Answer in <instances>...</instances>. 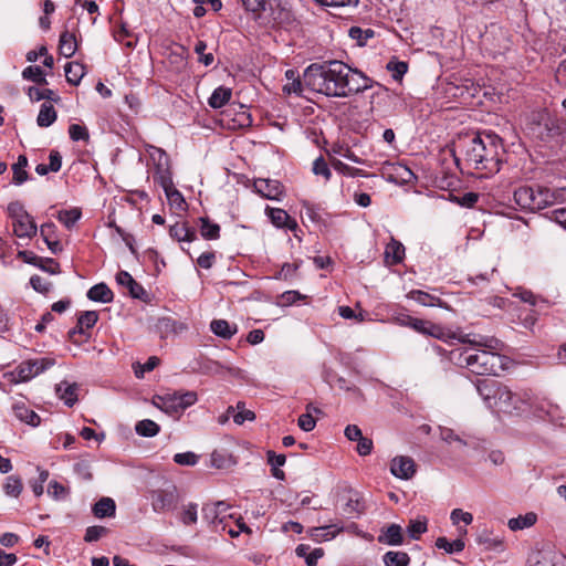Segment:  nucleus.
<instances>
[{
	"label": "nucleus",
	"instance_id": "nucleus-1",
	"mask_svg": "<svg viewBox=\"0 0 566 566\" xmlns=\"http://www.w3.org/2000/svg\"><path fill=\"white\" fill-rule=\"evenodd\" d=\"M305 86L329 97H348L373 87L374 81L338 60L313 63L304 71Z\"/></svg>",
	"mask_w": 566,
	"mask_h": 566
},
{
	"label": "nucleus",
	"instance_id": "nucleus-2",
	"mask_svg": "<svg viewBox=\"0 0 566 566\" xmlns=\"http://www.w3.org/2000/svg\"><path fill=\"white\" fill-rule=\"evenodd\" d=\"M462 158L455 157L471 174L488 178L500 171L502 140L494 133L473 134L461 138L457 145Z\"/></svg>",
	"mask_w": 566,
	"mask_h": 566
},
{
	"label": "nucleus",
	"instance_id": "nucleus-3",
	"mask_svg": "<svg viewBox=\"0 0 566 566\" xmlns=\"http://www.w3.org/2000/svg\"><path fill=\"white\" fill-rule=\"evenodd\" d=\"M459 342L478 347L476 349H464L459 354L458 364L461 367H465L476 375H496L505 368L506 358L497 353L502 349L503 344L497 338L471 337L470 334H465L463 337H459Z\"/></svg>",
	"mask_w": 566,
	"mask_h": 566
},
{
	"label": "nucleus",
	"instance_id": "nucleus-4",
	"mask_svg": "<svg viewBox=\"0 0 566 566\" xmlns=\"http://www.w3.org/2000/svg\"><path fill=\"white\" fill-rule=\"evenodd\" d=\"M475 387L485 406L493 412L523 416L531 409L532 392L527 389L513 391L495 379H479Z\"/></svg>",
	"mask_w": 566,
	"mask_h": 566
},
{
	"label": "nucleus",
	"instance_id": "nucleus-5",
	"mask_svg": "<svg viewBox=\"0 0 566 566\" xmlns=\"http://www.w3.org/2000/svg\"><path fill=\"white\" fill-rule=\"evenodd\" d=\"M514 201L523 210H541L547 206L566 201V188L552 191L545 187L523 186L514 191Z\"/></svg>",
	"mask_w": 566,
	"mask_h": 566
},
{
	"label": "nucleus",
	"instance_id": "nucleus-6",
	"mask_svg": "<svg viewBox=\"0 0 566 566\" xmlns=\"http://www.w3.org/2000/svg\"><path fill=\"white\" fill-rule=\"evenodd\" d=\"M197 401L196 391H174L155 396L153 403L164 412L174 416L185 411Z\"/></svg>",
	"mask_w": 566,
	"mask_h": 566
},
{
	"label": "nucleus",
	"instance_id": "nucleus-7",
	"mask_svg": "<svg viewBox=\"0 0 566 566\" xmlns=\"http://www.w3.org/2000/svg\"><path fill=\"white\" fill-rule=\"evenodd\" d=\"M56 364L53 357H41L35 359H28L21 361L14 370L7 374L6 376L9 378L11 382H27L32 378L39 376L45 370L50 369Z\"/></svg>",
	"mask_w": 566,
	"mask_h": 566
},
{
	"label": "nucleus",
	"instance_id": "nucleus-8",
	"mask_svg": "<svg viewBox=\"0 0 566 566\" xmlns=\"http://www.w3.org/2000/svg\"><path fill=\"white\" fill-rule=\"evenodd\" d=\"M153 510L163 513L176 509L179 494L175 485L154 490L150 495Z\"/></svg>",
	"mask_w": 566,
	"mask_h": 566
},
{
	"label": "nucleus",
	"instance_id": "nucleus-9",
	"mask_svg": "<svg viewBox=\"0 0 566 566\" xmlns=\"http://www.w3.org/2000/svg\"><path fill=\"white\" fill-rule=\"evenodd\" d=\"M147 153L154 165V180L155 182L161 181V178L171 177L170 160L167 153L156 146H147Z\"/></svg>",
	"mask_w": 566,
	"mask_h": 566
},
{
	"label": "nucleus",
	"instance_id": "nucleus-10",
	"mask_svg": "<svg viewBox=\"0 0 566 566\" xmlns=\"http://www.w3.org/2000/svg\"><path fill=\"white\" fill-rule=\"evenodd\" d=\"M255 191L265 199L280 201L284 195V187L279 180L255 179L253 182Z\"/></svg>",
	"mask_w": 566,
	"mask_h": 566
},
{
	"label": "nucleus",
	"instance_id": "nucleus-11",
	"mask_svg": "<svg viewBox=\"0 0 566 566\" xmlns=\"http://www.w3.org/2000/svg\"><path fill=\"white\" fill-rule=\"evenodd\" d=\"M526 413H531L538 419L555 421L558 417V407L548 401L538 400L532 395L531 409Z\"/></svg>",
	"mask_w": 566,
	"mask_h": 566
},
{
	"label": "nucleus",
	"instance_id": "nucleus-12",
	"mask_svg": "<svg viewBox=\"0 0 566 566\" xmlns=\"http://www.w3.org/2000/svg\"><path fill=\"white\" fill-rule=\"evenodd\" d=\"M390 472L398 479L409 480L416 473L415 461L406 455L396 457L391 460Z\"/></svg>",
	"mask_w": 566,
	"mask_h": 566
},
{
	"label": "nucleus",
	"instance_id": "nucleus-13",
	"mask_svg": "<svg viewBox=\"0 0 566 566\" xmlns=\"http://www.w3.org/2000/svg\"><path fill=\"white\" fill-rule=\"evenodd\" d=\"M530 566H566V557L554 551L537 552L531 557Z\"/></svg>",
	"mask_w": 566,
	"mask_h": 566
},
{
	"label": "nucleus",
	"instance_id": "nucleus-14",
	"mask_svg": "<svg viewBox=\"0 0 566 566\" xmlns=\"http://www.w3.org/2000/svg\"><path fill=\"white\" fill-rule=\"evenodd\" d=\"M116 282L118 285L127 287L132 297L138 300L146 298L147 292L145 289L127 271H119L116 274Z\"/></svg>",
	"mask_w": 566,
	"mask_h": 566
},
{
	"label": "nucleus",
	"instance_id": "nucleus-15",
	"mask_svg": "<svg viewBox=\"0 0 566 566\" xmlns=\"http://www.w3.org/2000/svg\"><path fill=\"white\" fill-rule=\"evenodd\" d=\"M343 531L344 527L342 525L331 524L319 527H311L307 531V534L314 542L322 543L334 539Z\"/></svg>",
	"mask_w": 566,
	"mask_h": 566
},
{
	"label": "nucleus",
	"instance_id": "nucleus-16",
	"mask_svg": "<svg viewBox=\"0 0 566 566\" xmlns=\"http://www.w3.org/2000/svg\"><path fill=\"white\" fill-rule=\"evenodd\" d=\"M228 507L229 505L222 501L212 505H206L202 509L203 518L212 523L217 528L221 525V530L226 531L224 516H221V514H223Z\"/></svg>",
	"mask_w": 566,
	"mask_h": 566
},
{
	"label": "nucleus",
	"instance_id": "nucleus-17",
	"mask_svg": "<svg viewBox=\"0 0 566 566\" xmlns=\"http://www.w3.org/2000/svg\"><path fill=\"white\" fill-rule=\"evenodd\" d=\"M266 214L271 222L277 228H286L291 231H296L298 228L297 222L281 208H266Z\"/></svg>",
	"mask_w": 566,
	"mask_h": 566
},
{
	"label": "nucleus",
	"instance_id": "nucleus-18",
	"mask_svg": "<svg viewBox=\"0 0 566 566\" xmlns=\"http://www.w3.org/2000/svg\"><path fill=\"white\" fill-rule=\"evenodd\" d=\"M13 233L18 238L22 239H31L36 234L38 228L32 219V217L28 213L25 218H19L12 221Z\"/></svg>",
	"mask_w": 566,
	"mask_h": 566
},
{
	"label": "nucleus",
	"instance_id": "nucleus-19",
	"mask_svg": "<svg viewBox=\"0 0 566 566\" xmlns=\"http://www.w3.org/2000/svg\"><path fill=\"white\" fill-rule=\"evenodd\" d=\"M157 184L164 189L171 206H175L177 209H184L186 201L180 191L174 187L172 177L161 178V181Z\"/></svg>",
	"mask_w": 566,
	"mask_h": 566
},
{
	"label": "nucleus",
	"instance_id": "nucleus-20",
	"mask_svg": "<svg viewBox=\"0 0 566 566\" xmlns=\"http://www.w3.org/2000/svg\"><path fill=\"white\" fill-rule=\"evenodd\" d=\"M405 258V247L402 243L391 238L385 248V261L387 264L395 265L400 263Z\"/></svg>",
	"mask_w": 566,
	"mask_h": 566
},
{
	"label": "nucleus",
	"instance_id": "nucleus-21",
	"mask_svg": "<svg viewBox=\"0 0 566 566\" xmlns=\"http://www.w3.org/2000/svg\"><path fill=\"white\" fill-rule=\"evenodd\" d=\"M426 335L432 336L446 343H450L451 339L459 340V337H463L465 334L452 332L449 328H446L439 324H434L429 321Z\"/></svg>",
	"mask_w": 566,
	"mask_h": 566
},
{
	"label": "nucleus",
	"instance_id": "nucleus-22",
	"mask_svg": "<svg viewBox=\"0 0 566 566\" xmlns=\"http://www.w3.org/2000/svg\"><path fill=\"white\" fill-rule=\"evenodd\" d=\"M426 335L432 336L446 343H450L451 339L459 340V337H463L465 334L452 332L449 328H446L439 324H434L429 321Z\"/></svg>",
	"mask_w": 566,
	"mask_h": 566
},
{
	"label": "nucleus",
	"instance_id": "nucleus-23",
	"mask_svg": "<svg viewBox=\"0 0 566 566\" xmlns=\"http://www.w3.org/2000/svg\"><path fill=\"white\" fill-rule=\"evenodd\" d=\"M77 384H70L67 381H62L56 386V392L61 400L69 407H72L77 401Z\"/></svg>",
	"mask_w": 566,
	"mask_h": 566
},
{
	"label": "nucleus",
	"instance_id": "nucleus-24",
	"mask_svg": "<svg viewBox=\"0 0 566 566\" xmlns=\"http://www.w3.org/2000/svg\"><path fill=\"white\" fill-rule=\"evenodd\" d=\"M380 543L387 545H400L403 542L402 528L398 524H390L378 536Z\"/></svg>",
	"mask_w": 566,
	"mask_h": 566
},
{
	"label": "nucleus",
	"instance_id": "nucleus-25",
	"mask_svg": "<svg viewBox=\"0 0 566 566\" xmlns=\"http://www.w3.org/2000/svg\"><path fill=\"white\" fill-rule=\"evenodd\" d=\"M232 97V90L226 86L217 87L211 96L208 98V104L211 108L218 109L223 107L230 102Z\"/></svg>",
	"mask_w": 566,
	"mask_h": 566
},
{
	"label": "nucleus",
	"instance_id": "nucleus-26",
	"mask_svg": "<svg viewBox=\"0 0 566 566\" xmlns=\"http://www.w3.org/2000/svg\"><path fill=\"white\" fill-rule=\"evenodd\" d=\"M86 295L91 301L101 303H111L114 298L112 290L105 283L95 284Z\"/></svg>",
	"mask_w": 566,
	"mask_h": 566
},
{
	"label": "nucleus",
	"instance_id": "nucleus-27",
	"mask_svg": "<svg viewBox=\"0 0 566 566\" xmlns=\"http://www.w3.org/2000/svg\"><path fill=\"white\" fill-rule=\"evenodd\" d=\"M169 234L179 242H192L197 239L196 231L188 227L187 223H175L170 227Z\"/></svg>",
	"mask_w": 566,
	"mask_h": 566
},
{
	"label": "nucleus",
	"instance_id": "nucleus-28",
	"mask_svg": "<svg viewBox=\"0 0 566 566\" xmlns=\"http://www.w3.org/2000/svg\"><path fill=\"white\" fill-rule=\"evenodd\" d=\"M57 118V113L52 103L44 102L41 104L40 112L36 117L39 127L45 128L51 126Z\"/></svg>",
	"mask_w": 566,
	"mask_h": 566
},
{
	"label": "nucleus",
	"instance_id": "nucleus-29",
	"mask_svg": "<svg viewBox=\"0 0 566 566\" xmlns=\"http://www.w3.org/2000/svg\"><path fill=\"white\" fill-rule=\"evenodd\" d=\"M12 409H13L14 416L19 420H21L30 426H33V427H36L40 424V421H41L40 416L38 413H35L33 410L29 409L24 403H22V402L14 403Z\"/></svg>",
	"mask_w": 566,
	"mask_h": 566
},
{
	"label": "nucleus",
	"instance_id": "nucleus-30",
	"mask_svg": "<svg viewBox=\"0 0 566 566\" xmlns=\"http://www.w3.org/2000/svg\"><path fill=\"white\" fill-rule=\"evenodd\" d=\"M27 94L31 102H40L42 99H46L49 103H59L61 101V97L50 88L30 86L27 90Z\"/></svg>",
	"mask_w": 566,
	"mask_h": 566
},
{
	"label": "nucleus",
	"instance_id": "nucleus-31",
	"mask_svg": "<svg viewBox=\"0 0 566 566\" xmlns=\"http://www.w3.org/2000/svg\"><path fill=\"white\" fill-rule=\"evenodd\" d=\"M295 554L298 557L304 558L307 566H316L317 560L324 556V551L323 548H314L312 552H310L308 545L300 544L295 548Z\"/></svg>",
	"mask_w": 566,
	"mask_h": 566
},
{
	"label": "nucleus",
	"instance_id": "nucleus-32",
	"mask_svg": "<svg viewBox=\"0 0 566 566\" xmlns=\"http://www.w3.org/2000/svg\"><path fill=\"white\" fill-rule=\"evenodd\" d=\"M116 504L111 497H102L93 506V513L96 517H111L115 515Z\"/></svg>",
	"mask_w": 566,
	"mask_h": 566
},
{
	"label": "nucleus",
	"instance_id": "nucleus-33",
	"mask_svg": "<svg viewBox=\"0 0 566 566\" xmlns=\"http://www.w3.org/2000/svg\"><path fill=\"white\" fill-rule=\"evenodd\" d=\"M536 521L537 515L533 512H528L524 515L510 518L507 522V526L511 531L516 532L532 527L536 523Z\"/></svg>",
	"mask_w": 566,
	"mask_h": 566
},
{
	"label": "nucleus",
	"instance_id": "nucleus-34",
	"mask_svg": "<svg viewBox=\"0 0 566 566\" xmlns=\"http://www.w3.org/2000/svg\"><path fill=\"white\" fill-rule=\"evenodd\" d=\"M212 333L221 338L230 339L237 333V326L226 319H213L210 323Z\"/></svg>",
	"mask_w": 566,
	"mask_h": 566
},
{
	"label": "nucleus",
	"instance_id": "nucleus-35",
	"mask_svg": "<svg viewBox=\"0 0 566 566\" xmlns=\"http://www.w3.org/2000/svg\"><path fill=\"white\" fill-rule=\"evenodd\" d=\"M81 217L82 211L76 207L72 209L60 210L56 214V219L69 230L75 226Z\"/></svg>",
	"mask_w": 566,
	"mask_h": 566
},
{
	"label": "nucleus",
	"instance_id": "nucleus-36",
	"mask_svg": "<svg viewBox=\"0 0 566 566\" xmlns=\"http://www.w3.org/2000/svg\"><path fill=\"white\" fill-rule=\"evenodd\" d=\"M210 464L216 469H228L234 464V460L228 451L214 450L210 455Z\"/></svg>",
	"mask_w": 566,
	"mask_h": 566
},
{
	"label": "nucleus",
	"instance_id": "nucleus-37",
	"mask_svg": "<svg viewBox=\"0 0 566 566\" xmlns=\"http://www.w3.org/2000/svg\"><path fill=\"white\" fill-rule=\"evenodd\" d=\"M407 297L416 301L423 306H441V300L434 295L420 290H412L407 294Z\"/></svg>",
	"mask_w": 566,
	"mask_h": 566
},
{
	"label": "nucleus",
	"instance_id": "nucleus-38",
	"mask_svg": "<svg viewBox=\"0 0 566 566\" xmlns=\"http://www.w3.org/2000/svg\"><path fill=\"white\" fill-rule=\"evenodd\" d=\"M98 319V315L95 311H86L82 313L77 318V326L70 332V335H74L75 333L83 334L84 328H92Z\"/></svg>",
	"mask_w": 566,
	"mask_h": 566
},
{
	"label": "nucleus",
	"instance_id": "nucleus-39",
	"mask_svg": "<svg viewBox=\"0 0 566 566\" xmlns=\"http://www.w3.org/2000/svg\"><path fill=\"white\" fill-rule=\"evenodd\" d=\"M199 222L200 233L203 239L217 240L220 237V226L218 223L211 222L207 217L199 218Z\"/></svg>",
	"mask_w": 566,
	"mask_h": 566
},
{
	"label": "nucleus",
	"instance_id": "nucleus-40",
	"mask_svg": "<svg viewBox=\"0 0 566 566\" xmlns=\"http://www.w3.org/2000/svg\"><path fill=\"white\" fill-rule=\"evenodd\" d=\"M65 77L70 84L78 85L84 76V66L81 63L67 62L64 66Z\"/></svg>",
	"mask_w": 566,
	"mask_h": 566
},
{
	"label": "nucleus",
	"instance_id": "nucleus-41",
	"mask_svg": "<svg viewBox=\"0 0 566 566\" xmlns=\"http://www.w3.org/2000/svg\"><path fill=\"white\" fill-rule=\"evenodd\" d=\"M195 8L192 10L196 18H201L206 14L207 10L210 9L214 12L222 8L221 0H192Z\"/></svg>",
	"mask_w": 566,
	"mask_h": 566
},
{
	"label": "nucleus",
	"instance_id": "nucleus-42",
	"mask_svg": "<svg viewBox=\"0 0 566 566\" xmlns=\"http://www.w3.org/2000/svg\"><path fill=\"white\" fill-rule=\"evenodd\" d=\"M28 166V159L25 156L21 155L18 157L15 164L12 165L13 178L12 181L15 185H21L28 179V172L25 167Z\"/></svg>",
	"mask_w": 566,
	"mask_h": 566
},
{
	"label": "nucleus",
	"instance_id": "nucleus-43",
	"mask_svg": "<svg viewBox=\"0 0 566 566\" xmlns=\"http://www.w3.org/2000/svg\"><path fill=\"white\" fill-rule=\"evenodd\" d=\"M333 168L344 176L348 177H368V174L363 169L352 167L339 159H332Z\"/></svg>",
	"mask_w": 566,
	"mask_h": 566
},
{
	"label": "nucleus",
	"instance_id": "nucleus-44",
	"mask_svg": "<svg viewBox=\"0 0 566 566\" xmlns=\"http://www.w3.org/2000/svg\"><path fill=\"white\" fill-rule=\"evenodd\" d=\"M135 431L142 437H155L160 431V427L150 419H144L136 423Z\"/></svg>",
	"mask_w": 566,
	"mask_h": 566
},
{
	"label": "nucleus",
	"instance_id": "nucleus-45",
	"mask_svg": "<svg viewBox=\"0 0 566 566\" xmlns=\"http://www.w3.org/2000/svg\"><path fill=\"white\" fill-rule=\"evenodd\" d=\"M436 546L439 549H443L448 554H453L462 552L464 549L465 544L461 538H457L450 542L446 537H438L436 541Z\"/></svg>",
	"mask_w": 566,
	"mask_h": 566
},
{
	"label": "nucleus",
	"instance_id": "nucleus-46",
	"mask_svg": "<svg viewBox=\"0 0 566 566\" xmlns=\"http://www.w3.org/2000/svg\"><path fill=\"white\" fill-rule=\"evenodd\" d=\"M22 77L39 85H46L45 73L40 66H28L22 71Z\"/></svg>",
	"mask_w": 566,
	"mask_h": 566
},
{
	"label": "nucleus",
	"instance_id": "nucleus-47",
	"mask_svg": "<svg viewBox=\"0 0 566 566\" xmlns=\"http://www.w3.org/2000/svg\"><path fill=\"white\" fill-rule=\"evenodd\" d=\"M409 556L405 552H387L384 555V563L386 566H408Z\"/></svg>",
	"mask_w": 566,
	"mask_h": 566
},
{
	"label": "nucleus",
	"instance_id": "nucleus-48",
	"mask_svg": "<svg viewBox=\"0 0 566 566\" xmlns=\"http://www.w3.org/2000/svg\"><path fill=\"white\" fill-rule=\"evenodd\" d=\"M23 485L20 478L9 475L3 484V491L7 495L18 497L22 492Z\"/></svg>",
	"mask_w": 566,
	"mask_h": 566
},
{
	"label": "nucleus",
	"instance_id": "nucleus-49",
	"mask_svg": "<svg viewBox=\"0 0 566 566\" xmlns=\"http://www.w3.org/2000/svg\"><path fill=\"white\" fill-rule=\"evenodd\" d=\"M180 521L185 525L196 524L198 521V505L195 503L184 505L180 512Z\"/></svg>",
	"mask_w": 566,
	"mask_h": 566
},
{
	"label": "nucleus",
	"instance_id": "nucleus-50",
	"mask_svg": "<svg viewBox=\"0 0 566 566\" xmlns=\"http://www.w3.org/2000/svg\"><path fill=\"white\" fill-rule=\"evenodd\" d=\"M513 296L518 297L522 302L528 303L530 305L536 306L539 303L546 304L547 302L536 296L532 291L523 289V287H516Z\"/></svg>",
	"mask_w": 566,
	"mask_h": 566
},
{
	"label": "nucleus",
	"instance_id": "nucleus-51",
	"mask_svg": "<svg viewBox=\"0 0 566 566\" xmlns=\"http://www.w3.org/2000/svg\"><path fill=\"white\" fill-rule=\"evenodd\" d=\"M386 69L391 73L395 81H401L408 71V64L403 61L392 59L388 62Z\"/></svg>",
	"mask_w": 566,
	"mask_h": 566
},
{
	"label": "nucleus",
	"instance_id": "nucleus-52",
	"mask_svg": "<svg viewBox=\"0 0 566 566\" xmlns=\"http://www.w3.org/2000/svg\"><path fill=\"white\" fill-rule=\"evenodd\" d=\"M427 531V520L426 518H416L411 520L407 526L408 535L412 539H418L421 534Z\"/></svg>",
	"mask_w": 566,
	"mask_h": 566
},
{
	"label": "nucleus",
	"instance_id": "nucleus-53",
	"mask_svg": "<svg viewBox=\"0 0 566 566\" xmlns=\"http://www.w3.org/2000/svg\"><path fill=\"white\" fill-rule=\"evenodd\" d=\"M77 38H60V53L65 57L72 56L77 49Z\"/></svg>",
	"mask_w": 566,
	"mask_h": 566
},
{
	"label": "nucleus",
	"instance_id": "nucleus-54",
	"mask_svg": "<svg viewBox=\"0 0 566 566\" xmlns=\"http://www.w3.org/2000/svg\"><path fill=\"white\" fill-rule=\"evenodd\" d=\"M331 150L333 154L339 155L353 163L365 164V161L363 159H360L359 157H357L355 155V153L352 151L348 146L335 144L332 146Z\"/></svg>",
	"mask_w": 566,
	"mask_h": 566
},
{
	"label": "nucleus",
	"instance_id": "nucleus-55",
	"mask_svg": "<svg viewBox=\"0 0 566 566\" xmlns=\"http://www.w3.org/2000/svg\"><path fill=\"white\" fill-rule=\"evenodd\" d=\"M69 135L73 142L84 140L88 142L90 134L85 126L78 124H72L69 127Z\"/></svg>",
	"mask_w": 566,
	"mask_h": 566
},
{
	"label": "nucleus",
	"instance_id": "nucleus-56",
	"mask_svg": "<svg viewBox=\"0 0 566 566\" xmlns=\"http://www.w3.org/2000/svg\"><path fill=\"white\" fill-rule=\"evenodd\" d=\"M198 460L199 457L191 451L176 453L174 455V461L179 465L193 467L198 463Z\"/></svg>",
	"mask_w": 566,
	"mask_h": 566
},
{
	"label": "nucleus",
	"instance_id": "nucleus-57",
	"mask_svg": "<svg viewBox=\"0 0 566 566\" xmlns=\"http://www.w3.org/2000/svg\"><path fill=\"white\" fill-rule=\"evenodd\" d=\"M108 533V530L104 526L94 525L86 528L84 541L92 543L98 541L101 537L105 536Z\"/></svg>",
	"mask_w": 566,
	"mask_h": 566
},
{
	"label": "nucleus",
	"instance_id": "nucleus-58",
	"mask_svg": "<svg viewBox=\"0 0 566 566\" xmlns=\"http://www.w3.org/2000/svg\"><path fill=\"white\" fill-rule=\"evenodd\" d=\"M7 212L9 218L13 221L19 218H25L28 211L20 201H13L8 205Z\"/></svg>",
	"mask_w": 566,
	"mask_h": 566
},
{
	"label": "nucleus",
	"instance_id": "nucleus-59",
	"mask_svg": "<svg viewBox=\"0 0 566 566\" xmlns=\"http://www.w3.org/2000/svg\"><path fill=\"white\" fill-rule=\"evenodd\" d=\"M450 520L454 525H458L460 522H463L465 525H470L473 521V515L469 512L462 511L461 509H454L450 514Z\"/></svg>",
	"mask_w": 566,
	"mask_h": 566
},
{
	"label": "nucleus",
	"instance_id": "nucleus-60",
	"mask_svg": "<svg viewBox=\"0 0 566 566\" xmlns=\"http://www.w3.org/2000/svg\"><path fill=\"white\" fill-rule=\"evenodd\" d=\"M160 326L165 329V331H169V332H172V333H181L187 329V325L181 323V322H177L175 319H171V318H163L160 319Z\"/></svg>",
	"mask_w": 566,
	"mask_h": 566
},
{
	"label": "nucleus",
	"instance_id": "nucleus-61",
	"mask_svg": "<svg viewBox=\"0 0 566 566\" xmlns=\"http://www.w3.org/2000/svg\"><path fill=\"white\" fill-rule=\"evenodd\" d=\"M313 172L315 175H322L326 180L331 178V170L323 157L315 159L313 164Z\"/></svg>",
	"mask_w": 566,
	"mask_h": 566
},
{
	"label": "nucleus",
	"instance_id": "nucleus-62",
	"mask_svg": "<svg viewBox=\"0 0 566 566\" xmlns=\"http://www.w3.org/2000/svg\"><path fill=\"white\" fill-rule=\"evenodd\" d=\"M303 85H305L304 80L301 81L300 78H296L294 81H290L283 86V92L291 95H301L303 92Z\"/></svg>",
	"mask_w": 566,
	"mask_h": 566
},
{
	"label": "nucleus",
	"instance_id": "nucleus-63",
	"mask_svg": "<svg viewBox=\"0 0 566 566\" xmlns=\"http://www.w3.org/2000/svg\"><path fill=\"white\" fill-rule=\"evenodd\" d=\"M297 424L302 430L310 432L315 428L316 420L307 412L298 417Z\"/></svg>",
	"mask_w": 566,
	"mask_h": 566
},
{
	"label": "nucleus",
	"instance_id": "nucleus-64",
	"mask_svg": "<svg viewBox=\"0 0 566 566\" xmlns=\"http://www.w3.org/2000/svg\"><path fill=\"white\" fill-rule=\"evenodd\" d=\"M551 214L552 220L566 229V207L554 209Z\"/></svg>",
	"mask_w": 566,
	"mask_h": 566
}]
</instances>
